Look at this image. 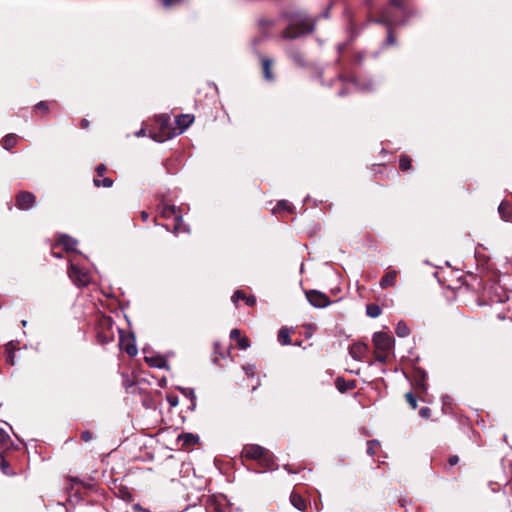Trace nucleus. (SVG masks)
<instances>
[{"label": "nucleus", "mask_w": 512, "mask_h": 512, "mask_svg": "<svg viewBox=\"0 0 512 512\" xmlns=\"http://www.w3.org/2000/svg\"><path fill=\"white\" fill-rule=\"evenodd\" d=\"M288 24L283 31L286 39H295L311 33L314 29L313 21L303 12H286L284 14Z\"/></svg>", "instance_id": "obj_1"}, {"label": "nucleus", "mask_w": 512, "mask_h": 512, "mask_svg": "<svg viewBox=\"0 0 512 512\" xmlns=\"http://www.w3.org/2000/svg\"><path fill=\"white\" fill-rule=\"evenodd\" d=\"M408 19V11L402 0H391L389 6L383 10L381 17L375 20L387 27L402 25Z\"/></svg>", "instance_id": "obj_2"}, {"label": "nucleus", "mask_w": 512, "mask_h": 512, "mask_svg": "<svg viewBox=\"0 0 512 512\" xmlns=\"http://www.w3.org/2000/svg\"><path fill=\"white\" fill-rule=\"evenodd\" d=\"M242 456L246 459L258 460L261 466L268 469H272L275 464L273 455L267 449L257 444L244 446Z\"/></svg>", "instance_id": "obj_3"}, {"label": "nucleus", "mask_w": 512, "mask_h": 512, "mask_svg": "<svg viewBox=\"0 0 512 512\" xmlns=\"http://www.w3.org/2000/svg\"><path fill=\"white\" fill-rule=\"evenodd\" d=\"M68 276L77 287H85L91 281L89 271L81 269L78 265L70 263Z\"/></svg>", "instance_id": "obj_4"}, {"label": "nucleus", "mask_w": 512, "mask_h": 512, "mask_svg": "<svg viewBox=\"0 0 512 512\" xmlns=\"http://www.w3.org/2000/svg\"><path fill=\"white\" fill-rule=\"evenodd\" d=\"M160 215L164 218H169L174 216L176 224L173 229L174 234H178L180 232H188L189 229L183 223L182 216L179 215L176 211V207L173 205L163 204L160 208Z\"/></svg>", "instance_id": "obj_5"}, {"label": "nucleus", "mask_w": 512, "mask_h": 512, "mask_svg": "<svg viewBox=\"0 0 512 512\" xmlns=\"http://www.w3.org/2000/svg\"><path fill=\"white\" fill-rule=\"evenodd\" d=\"M373 344L378 351L389 352L394 344V340L385 332H376L373 335Z\"/></svg>", "instance_id": "obj_6"}, {"label": "nucleus", "mask_w": 512, "mask_h": 512, "mask_svg": "<svg viewBox=\"0 0 512 512\" xmlns=\"http://www.w3.org/2000/svg\"><path fill=\"white\" fill-rule=\"evenodd\" d=\"M308 302L316 308H325L331 304L326 294L318 290H309L305 292Z\"/></svg>", "instance_id": "obj_7"}, {"label": "nucleus", "mask_w": 512, "mask_h": 512, "mask_svg": "<svg viewBox=\"0 0 512 512\" xmlns=\"http://www.w3.org/2000/svg\"><path fill=\"white\" fill-rule=\"evenodd\" d=\"M194 121V116L190 114L179 115L175 119V123L177 125L176 128L169 133H167L168 138H172L176 135L182 134Z\"/></svg>", "instance_id": "obj_8"}, {"label": "nucleus", "mask_w": 512, "mask_h": 512, "mask_svg": "<svg viewBox=\"0 0 512 512\" xmlns=\"http://www.w3.org/2000/svg\"><path fill=\"white\" fill-rule=\"evenodd\" d=\"M344 85L346 86L345 89H342L338 92V95L339 96H344L352 91H355V90H362V91H369L371 89H373V82H369L367 84H360L357 80L355 79H352L351 81L349 82H345Z\"/></svg>", "instance_id": "obj_9"}, {"label": "nucleus", "mask_w": 512, "mask_h": 512, "mask_svg": "<svg viewBox=\"0 0 512 512\" xmlns=\"http://www.w3.org/2000/svg\"><path fill=\"white\" fill-rule=\"evenodd\" d=\"M35 204V196L31 192H20L16 197V205L21 210H29Z\"/></svg>", "instance_id": "obj_10"}, {"label": "nucleus", "mask_w": 512, "mask_h": 512, "mask_svg": "<svg viewBox=\"0 0 512 512\" xmlns=\"http://www.w3.org/2000/svg\"><path fill=\"white\" fill-rule=\"evenodd\" d=\"M426 379H427V374L424 370L416 369L414 371V375H413L414 385L417 389H419L422 392H425L427 390Z\"/></svg>", "instance_id": "obj_11"}, {"label": "nucleus", "mask_w": 512, "mask_h": 512, "mask_svg": "<svg viewBox=\"0 0 512 512\" xmlns=\"http://www.w3.org/2000/svg\"><path fill=\"white\" fill-rule=\"evenodd\" d=\"M398 272L395 270L388 271L380 280V287L382 289H386L388 287H393L396 284Z\"/></svg>", "instance_id": "obj_12"}, {"label": "nucleus", "mask_w": 512, "mask_h": 512, "mask_svg": "<svg viewBox=\"0 0 512 512\" xmlns=\"http://www.w3.org/2000/svg\"><path fill=\"white\" fill-rule=\"evenodd\" d=\"M57 243L59 245L63 246L64 249L67 251H74L78 242L76 239H74L66 234H62L57 239Z\"/></svg>", "instance_id": "obj_13"}, {"label": "nucleus", "mask_w": 512, "mask_h": 512, "mask_svg": "<svg viewBox=\"0 0 512 512\" xmlns=\"http://www.w3.org/2000/svg\"><path fill=\"white\" fill-rule=\"evenodd\" d=\"M367 350V346L362 343H355L349 347V354L355 360H361Z\"/></svg>", "instance_id": "obj_14"}, {"label": "nucleus", "mask_w": 512, "mask_h": 512, "mask_svg": "<svg viewBox=\"0 0 512 512\" xmlns=\"http://www.w3.org/2000/svg\"><path fill=\"white\" fill-rule=\"evenodd\" d=\"M498 212L504 221H512V206L508 201H502L500 203Z\"/></svg>", "instance_id": "obj_15"}, {"label": "nucleus", "mask_w": 512, "mask_h": 512, "mask_svg": "<svg viewBox=\"0 0 512 512\" xmlns=\"http://www.w3.org/2000/svg\"><path fill=\"white\" fill-rule=\"evenodd\" d=\"M198 440L199 437L192 433H183L178 436V441L182 442L183 447H190L196 444Z\"/></svg>", "instance_id": "obj_16"}, {"label": "nucleus", "mask_w": 512, "mask_h": 512, "mask_svg": "<svg viewBox=\"0 0 512 512\" xmlns=\"http://www.w3.org/2000/svg\"><path fill=\"white\" fill-rule=\"evenodd\" d=\"M261 63H262L264 78L268 81H272L274 79V77L271 73V66H272L273 61L270 58L262 57Z\"/></svg>", "instance_id": "obj_17"}, {"label": "nucleus", "mask_w": 512, "mask_h": 512, "mask_svg": "<svg viewBox=\"0 0 512 512\" xmlns=\"http://www.w3.org/2000/svg\"><path fill=\"white\" fill-rule=\"evenodd\" d=\"M290 501H291V504L298 510L300 511H305L306 510V502L304 500V498L295 493V492H292L291 495H290Z\"/></svg>", "instance_id": "obj_18"}, {"label": "nucleus", "mask_w": 512, "mask_h": 512, "mask_svg": "<svg viewBox=\"0 0 512 512\" xmlns=\"http://www.w3.org/2000/svg\"><path fill=\"white\" fill-rule=\"evenodd\" d=\"M15 350H16V343L14 341H10L5 348L6 352V361L10 365H15Z\"/></svg>", "instance_id": "obj_19"}, {"label": "nucleus", "mask_w": 512, "mask_h": 512, "mask_svg": "<svg viewBox=\"0 0 512 512\" xmlns=\"http://www.w3.org/2000/svg\"><path fill=\"white\" fill-rule=\"evenodd\" d=\"M145 361L154 368H167V361L162 357H145Z\"/></svg>", "instance_id": "obj_20"}, {"label": "nucleus", "mask_w": 512, "mask_h": 512, "mask_svg": "<svg viewBox=\"0 0 512 512\" xmlns=\"http://www.w3.org/2000/svg\"><path fill=\"white\" fill-rule=\"evenodd\" d=\"M207 512H225L223 505L216 499H209L206 503Z\"/></svg>", "instance_id": "obj_21"}, {"label": "nucleus", "mask_w": 512, "mask_h": 512, "mask_svg": "<svg viewBox=\"0 0 512 512\" xmlns=\"http://www.w3.org/2000/svg\"><path fill=\"white\" fill-rule=\"evenodd\" d=\"M278 341L282 345H289L291 343L290 331L286 327H282L278 332Z\"/></svg>", "instance_id": "obj_22"}, {"label": "nucleus", "mask_w": 512, "mask_h": 512, "mask_svg": "<svg viewBox=\"0 0 512 512\" xmlns=\"http://www.w3.org/2000/svg\"><path fill=\"white\" fill-rule=\"evenodd\" d=\"M17 135L8 134L2 139V147L6 150H10L16 145Z\"/></svg>", "instance_id": "obj_23"}, {"label": "nucleus", "mask_w": 512, "mask_h": 512, "mask_svg": "<svg viewBox=\"0 0 512 512\" xmlns=\"http://www.w3.org/2000/svg\"><path fill=\"white\" fill-rule=\"evenodd\" d=\"M114 340V333L113 332H103L99 331L97 333V341L102 344H108Z\"/></svg>", "instance_id": "obj_24"}, {"label": "nucleus", "mask_w": 512, "mask_h": 512, "mask_svg": "<svg viewBox=\"0 0 512 512\" xmlns=\"http://www.w3.org/2000/svg\"><path fill=\"white\" fill-rule=\"evenodd\" d=\"M180 392L191 400V408L194 409L196 406V395L194 389L179 387Z\"/></svg>", "instance_id": "obj_25"}, {"label": "nucleus", "mask_w": 512, "mask_h": 512, "mask_svg": "<svg viewBox=\"0 0 512 512\" xmlns=\"http://www.w3.org/2000/svg\"><path fill=\"white\" fill-rule=\"evenodd\" d=\"M395 332L399 337H406L409 335L410 329L405 322L400 321L396 325Z\"/></svg>", "instance_id": "obj_26"}, {"label": "nucleus", "mask_w": 512, "mask_h": 512, "mask_svg": "<svg viewBox=\"0 0 512 512\" xmlns=\"http://www.w3.org/2000/svg\"><path fill=\"white\" fill-rule=\"evenodd\" d=\"M157 121L159 122V126L160 128L167 134L169 133L170 131H167L166 130L168 129V127L170 126V121H171V118L170 116L168 115H160L157 117Z\"/></svg>", "instance_id": "obj_27"}, {"label": "nucleus", "mask_w": 512, "mask_h": 512, "mask_svg": "<svg viewBox=\"0 0 512 512\" xmlns=\"http://www.w3.org/2000/svg\"><path fill=\"white\" fill-rule=\"evenodd\" d=\"M366 313L368 316H370L372 318H376V317L380 316L381 309L376 304H369L366 306Z\"/></svg>", "instance_id": "obj_28"}, {"label": "nucleus", "mask_w": 512, "mask_h": 512, "mask_svg": "<svg viewBox=\"0 0 512 512\" xmlns=\"http://www.w3.org/2000/svg\"><path fill=\"white\" fill-rule=\"evenodd\" d=\"M399 166H400L401 170H404V171L410 169L411 159L406 155H402L399 159Z\"/></svg>", "instance_id": "obj_29"}, {"label": "nucleus", "mask_w": 512, "mask_h": 512, "mask_svg": "<svg viewBox=\"0 0 512 512\" xmlns=\"http://www.w3.org/2000/svg\"><path fill=\"white\" fill-rule=\"evenodd\" d=\"M94 185L97 187H111L113 185V181L110 178H104L102 181L99 179H94Z\"/></svg>", "instance_id": "obj_30"}, {"label": "nucleus", "mask_w": 512, "mask_h": 512, "mask_svg": "<svg viewBox=\"0 0 512 512\" xmlns=\"http://www.w3.org/2000/svg\"><path fill=\"white\" fill-rule=\"evenodd\" d=\"M405 398L413 409L417 407V400L412 392L406 393Z\"/></svg>", "instance_id": "obj_31"}, {"label": "nucleus", "mask_w": 512, "mask_h": 512, "mask_svg": "<svg viewBox=\"0 0 512 512\" xmlns=\"http://www.w3.org/2000/svg\"><path fill=\"white\" fill-rule=\"evenodd\" d=\"M126 353L130 356H135L137 354V348L135 344H127L123 347Z\"/></svg>", "instance_id": "obj_32"}, {"label": "nucleus", "mask_w": 512, "mask_h": 512, "mask_svg": "<svg viewBox=\"0 0 512 512\" xmlns=\"http://www.w3.org/2000/svg\"><path fill=\"white\" fill-rule=\"evenodd\" d=\"M181 2H182V0H161V3L163 5V7H165V8L174 7L178 4H180Z\"/></svg>", "instance_id": "obj_33"}, {"label": "nucleus", "mask_w": 512, "mask_h": 512, "mask_svg": "<svg viewBox=\"0 0 512 512\" xmlns=\"http://www.w3.org/2000/svg\"><path fill=\"white\" fill-rule=\"evenodd\" d=\"M237 343H238L239 348L242 350H245L248 347H250V342H249L248 338H246V337L239 338Z\"/></svg>", "instance_id": "obj_34"}, {"label": "nucleus", "mask_w": 512, "mask_h": 512, "mask_svg": "<svg viewBox=\"0 0 512 512\" xmlns=\"http://www.w3.org/2000/svg\"><path fill=\"white\" fill-rule=\"evenodd\" d=\"M378 444H379V442L377 440H370V441L367 442V453H368V455L373 456L375 454L373 446L374 445H378Z\"/></svg>", "instance_id": "obj_35"}, {"label": "nucleus", "mask_w": 512, "mask_h": 512, "mask_svg": "<svg viewBox=\"0 0 512 512\" xmlns=\"http://www.w3.org/2000/svg\"><path fill=\"white\" fill-rule=\"evenodd\" d=\"M245 299V294L241 291V290H237L234 292L233 296H232V301L233 303H237L239 300H244Z\"/></svg>", "instance_id": "obj_36"}, {"label": "nucleus", "mask_w": 512, "mask_h": 512, "mask_svg": "<svg viewBox=\"0 0 512 512\" xmlns=\"http://www.w3.org/2000/svg\"><path fill=\"white\" fill-rule=\"evenodd\" d=\"M387 353L388 352H377L375 354V360L380 363H385L387 361Z\"/></svg>", "instance_id": "obj_37"}, {"label": "nucleus", "mask_w": 512, "mask_h": 512, "mask_svg": "<svg viewBox=\"0 0 512 512\" xmlns=\"http://www.w3.org/2000/svg\"><path fill=\"white\" fill-rule=\"evenodd\" d=\"M277 208L279 210H287V211H290V204L288 201L286 200H280L277 204Z\"/></svg>", "instance_id": "obj_38"}, {"label": "nucleus", "mask_w": 512, "mask_h": 512, "mask_svg": "<svg viewBox=\"0 0 512 512\" xmlns=\"http://www.w3.org/2000/svg\"><path fill=\"white\" fill-rule=\"evenodd\" d=\"M391 28L392 27H388V34H387V39H386L387 45H394L396 42L395 37L392 34Z\"/></svg>", "instance_id": "obj_39"}, {"label": "nucleus", "mask_w": 512, "mask_h": 512, "mask_svg": "<svg viewBox=\"0 0 512 512\" xmlns=\"http://www.w3.org/2000/svg\"><path fill=\"white\" fill-rule=\"evenodd\" d=\"M8 439L9 435L7 434V432L4 429L0 428V443L5 444Z\"/></svg>", "instance_id": "obj_40"}, {"label": "nucleus", "mask_w": 512, "mask_h": 512, "mask_svg": "<svg viewBox=\"0 0 512 512\" xmlns=\"http://www.w3.org/2000/svg\"><path fill=\"white\" fill-rule=\"evenodd\" d=\"M430 409L428 407H422L419 414L422 418H428L430 416Z\"/></svg>", "instance_id": "obj_41"}, {"label": "nucleus", "mask_w": 512, "mask_h": 512, "mask_svg": "<svg viewBox=\"0 0 512 512\" xmlns=\"http://www.w3.org/2000/svg\"><path fill=\"white\" fill-rule=\"evenodd\" d=\"M0 468H1V471L4 473V474H8V468H9V464L7 461H5L4 459H2L0 461Z\"/></svg>", "instance_id": "obj_42"}, {"label": "nucleus", "mask_w": 512, "mask_h": 512, "mask_svg": "<svg viewBox=\"0 0 512 512\" xmlns=\"http://www.w3.org/2000/svg\"><path fill=\"white\" fill-rule=\"evenodd\" d=\"M35 108L43 110V111H48V102L40 101L39 103L36 104Z\"/></svg>", "instance_id": "obj_43"}, {"label": "nucleus", "mask_w": 512, "mask_h": 512, "mask_svg": "<svg viewBox=\"0 0 512 512\" xmlns=\"http://www.w3.org/2000/svg\"><path fill=\"white\" fill-rule=\"evenodd\" d=\"M230 338L231 339H235L238 341L239 338H241V335H240V330L238 329H233L231 330L230 332Z\"/></svg>", "instance_id": "obj_44"}, {"label": "nucleus", "mask_w": 512, "mask_h": 512, "mask_svg": "<svg viewBox=\"0 0 512 512\" xmlns=\"http://www.w3.org/2000/svg\"><path fill=\"white\" fill-rule=\"evenodd\" d=\"M167 400L169 402V404L172 406V407H175L178 405V398L176 396H168L167 397Z\"/></svg>", "instance_id": "obj_45"}, {"label": "nucleus", "mask_w": 512, "mask_h": 512, "mask_svg": "<svg viewBox=\"0 0 512 512\" xmlns=\"http://www.w3.org/2000/svg\"><path fill=\"white\" fill-rule=\"evenodd\" d=\"M81 438L85 441V442H88L92 439V434L89 432V431H84L82 434H81Z\"/></svg>", "instance_id": "obj_46"}, {"label": "nucleus", "mask_w": 512, "mask_h": 512, "mask_svg": "<svg viewBox=\"0 0 512 512\" xmlns=\"http://www.w3.org/2000/svg\"><path fill=\"white\" fill-rule=\"evenodd\" d=\"M243 369L245 370V372L248 376L254 375V369H255L254 366H244Z\"/></svg>", "instance_id": "obj_47"}, {"label": "nucleus", "mask_w": 512, "mask_h": 512, "mask_svg": "<svg viewBox=\"0 0 512 512\" xmlns=\"http://www.w3.org/2000/svg\"><path fill=\"white\" fill-rule=\"evenodd\" d=\"M96 171H97V174H98L99 176H102V175L104 174V172L106 171V167H105V165H103V164H99V165L97 166V168H96Z\"/></svg>", "instance_id": "obj_48"}, {"label": "nucleus", "mask_w": 512, "mask_h": 512, "mask_svg": "<svg viewBox=\"0 0 512 512\" xmlns=\"http://www.w3.org/2000/svg\"><path fill=\"white\" fill-rule=\"evenodd\" d=\"M244 301L246 302V304L248 306H253L255 304V302H256V299L254 297H246L245 296Z\"/></svg>", "instance_id": "obj_49"}, {"label": "nucleus", "mask_w": 512, "mask_h": 512, "mask_svg": "<svg viewBox=\"0 0 512 512\" xmlns=\"http://www.w3.org/2000/svg\"><path fill=\"white\" fill-rule=\"evenodd\" d=\"M458 461H459V458H458V456H456V455L451 456V457L449 458V464H450L451 466H453V465L457 464V463H458Z\"/></svg>", "instance_id": "obj_50"}, {"label": "nucleus", "mask_w": 512, "mask_h": 512, "mask_svg": "<svg viewBox=\"0 0 512 512\" xmlns=\"http://www.w3.org/2000/svg\"><path fill=\"white\" fill-rule=\"evenodd\" d=\"M88 126H89V121L86 119H83L81 121V128L86 129V128H88Z\"/></svg>", "instance_id": "obj_51"}, {"label": "nucleus", "mask_w": 512, "mask_h": 512, "mask_svg": "<svg viewBox=\"0 0 512 512\" xmlns=\"http://www.w3.org/2000/svg\"><path fill=\"white\" fill-rule=\"evenodd\" d=\"M135 136H136V137H142V136H145V129H144V128H142V129H140L139 131H137V132L135 133Z\"/></svg>", "instance_id": "obj_52"}, {"label": "nucleus", "mask_w": 512, "mask_h": 512, "mask_svg": "<svg viewBox=\"0 0 512 512\" xmlns=\"http://www.w3.org/2000/svg\"><path fill=\"white\" fill-rule=\"evenodd\" d=\"M141 218L143 221H147L149 218V214L146 211L141 212Z\"/></svg>", "instance_id": "obj_53"}, {"label": "nucleus", "mask_w": 512, "mask_h": 512, "mask_svg": "<svg viewBox=\"0 0 512 512\" xmlns=\"http://www.w3.org/2000/svg\"><path fill=\"white\" fill-rule=\"evenodd\" d=\"M104 324H105V325H107V326H109L110 328H111V327H112V325H113V323H112V321H111V319H110V318H105V319H104Z\"/></svg>", "instance_id": "obj_54"}, {"label": "nucleus", "mask_w": 512, "mask_h": 512, "mask_svg": "<svg viewBox=\"0 0 512 512\" xmlns=\"http://www.w3.org/2000/svg\"><path fill=\"white\" fill-rule=\"evenodd\" d=\"M337 388H338V390H339V391H341V392H342V391H344V389H345L344 387H342V386L340 385V380H339V379L337 380Z\"/></svg>", "instance_id": "obj_55"}, {"label": "nucleus", "mask_w": 512, "mask_h": 512, "mask_svg": "<svg viewBox=\"0 0 512 512\" xmlns=\"http://www.w3.org/2000/svg\"><path fill=\"white\" fill-rule=\"evenodd\" d=\"M134 509H135V510H138L139 512H148V511H146V510H144V509H141V508H140V506H139L138 504H136V505L134 506Z\"/></svg>", "instance_id": "obj_56"}, {"label": "nucleus", "mask_w": 512, "mask_h": 512, "mask_svg": "<svg viewBox=\"0 0 512 512\" xmlns=\"http://www.w3.org/2000/svg\"><path fill=\"white\" fill-rule=\"evenodd\" d=\"M21 324H22L23 326H26V325H27V321H26V320H23V321L21 322Z\"/></svg>", "instance_id": "obj_57"}, {"label": "nucleus", "mask_w": 512, "mask_h": 512, "mask_svg": "<svg viewBox=\"0 0 512 512\" xmlns=\"http://www.w3.org/2000/svg\"><path fill=\"white\" fill-rule=\"evenodd\" d=\"M54 256H55V257H58V258H60V257H61V255H60L59 253H54Z\"/></svg>", "instance_id": "obj_58"}, {"label": "nucleus", "mask_w": 512, "mask_h": 512, "mask_svg": "<svg viewBox=\"0 0 512 512\" xmlns=\"http://www.w3.org/2000/svg\"><path fill=\"white\" fill-rule=\"evenodd\" d=\"M446 399H449V397L448 396H444L443 397L444 402L446 401Z\"/></svg>", "instance_id": "obj_59"}]
</instances>
